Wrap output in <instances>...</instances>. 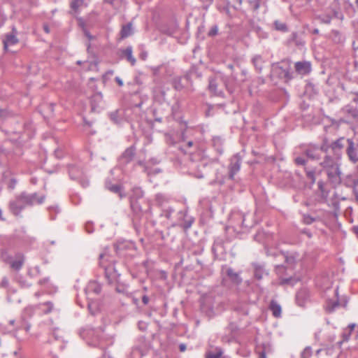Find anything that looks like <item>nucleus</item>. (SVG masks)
Here are the masks:
<instances>
[{
  "mask_svg": "<svg viewBox=\"0 0 358 358\" xmlns=\"http://www.w3.org/2000/svg\"><path fill=\"white\" fill-rule=\"evenodd\" d=\"M329 148L333 154V159L328 157V162L331 164L334 176V187L339 185L342 182L341 159L344 152L346 153L348 160L352 164L358 162V144L352 138L341 136L332 140Z\"/></svg>",
  "mask_w": 358,
  "mask_h": 358,
  "instance_id": "nucleus-1",
  "label": "nucleus"
},
{
  "mask_svg": "<svg viewBox=\"0 0 358 358\" xmlns=\"http://www.w3.org/2000/svg\"><path fill=\"white\" fill-rule=\"evenodd\" d=\"M332 140L330 141L327 137L324 136L320 145L310 143L306 145L303 149V155L306 156L311 160L318 161L320 160V166L322 168L327 178V181L334 187V173L330 164L327 159L330 157L333 159V154L329 148L331 145Z\"/></svg>",
  "mask_w": 358,
  "mask_h": 358,
  "instance_id": "nucleus-2",
  "label": "nucleus"
},
{
  "mask_svg": "<svg viewBox=\"0 0 358 358\" xmlns=\"http://www.w3.org/2000/svg\"><path fill=\"white\" fill-rule=\"evenodd\" d=\"M99 264L103 268L105 276L108 282H116L115 291L127 296H131V293L129 290V285L119 282L120 273L115 266V261L111 259L108 255L106 253L99 255Z\"/></svg>",
  "mask_w": 358,
  "mask_h": 358,
  "instance_id": "nucleus-3",
  "label": "nucleus"
},
{
  "mask_svg": "<svg viewBox=\"0 0 358 358\" xmlns=\"http://www.w3.org/2000/svg\"><path fill=\"white\" fill-rule=\"evenodd\" d=\"M45 199V196L43 194L39 196L36 192L28 194L22 192L10 201L9 209L13 215L18 216L26 207L32 206L34 204H42Z\"/></svg>",
  "mask_w": 358,
  "mask_h": 358,
  "instance_id": "nucleus-4",
  "label": "nucleus"
},
{
  "mask_svg": "<svg viewBox=\"0 0 358 358\" xmlns=\"http://www.w3.org/2000/svg\"><path fill=\"white\" fill-rule=\"evenodd\" d=\"M130 207L134 214L133 224L136 230H138V222L145 213H151V206L141 195L138 198L134 196L130 198Z\"/></svg>",
  "mask_w": 358,
  "mask_h": 358,
  "instance_id": "nucleus-5",
  "label": "nucleus"
},
{
  "mask_svg": "<svg viewBox=\"0 0 358 358\" xmlns=\"http://www.w3.org/2000/svg\"><path fill=\"white\" fill-rule=\"evenodd\" d=\"M271 76L276 77L285 83L294 78L292 71L291 60L286 59L272 64Z\"/></svg>",
  "mask_w": 358,
  "mask_h": 358,
  "instance_id": "nucleus-6",
  "label": "nucleus"
},
{
  "mask_svg": "<svg viewBox=\"0 0 358 358\" xmlns=\"http://www.w3.org/2000/svg\"><path fill=\"white\" fill-rule=\"evenodd\" d=\"M247 71L241 70L240 75L231 73L229 76H223L222 80L225 85L227 90L230 93H233L236 87L241 83L245 82Z\"/></svg>",
  "mask_w": 358,
  "mask_h": 358,
  "instance_id": "nucleus-7",
  "label": "nucleus"
},
{
  "mask_svg": "<svg viewBox=\"0 0 358 358\" xmlns=\"http://www.w3.org/2000/svg\"><path fill=\"white\" fill-rule=\"evenodd\" d=\"M196 72L194 70H189L183 76H176L173 78L171 84L177 91L189 90L192 85V77Z\"/></svg>",
  "mask_w": 358,
  "mask_h": 358,
  "instance_id": "nucleus-8",
  "label": "nucleus"
},
{
  "mask_svg": "<svg viewBox=\"0 0 358 358\" xmlns=\"http://www.w3.org/2000/svg\"><path fill=\"white\" fill-rule=\"evenodd\" d=\"M68 171L72 180H78L83 187L88 186L89 182L87 179L83 178L84 173L80 166L74 164L69 165Z\"/></svg>",
  "mask_w": 358,
  "mask_h": 358,
  "instance_id": "nucleus-9",
  "label": "nucleus"
},
{
  "mask_svg": "<svg viewBox=\"0 0 358 358\" xmlns=\"http://www.w3.org/2000/svg\"><path fill=\"white\" fill-rule=\"evenodd\" d=\"M241 164L242 158L238 153L231 157L228 166L229 179L234 180L235 175L240 171Z\"/></svg>",
  "mask_w": 358,
  "mask_h": 358,
  "instance_id": "nucleus-10",
  "label": "nucleus"
},
{
  "mask_svg": "<svg viewBox=\"0 0 358 358\" xmlns=\"http://www.w3.org/2000/svg\"><path fill=\"white\" fill-rule=\"evenodd\" d=\"M53 307L54 305L52 302L47 301L43 303H39L35 306H29L24 309V313L30 317L36 310H41L43 314H48L52 310Z\"/></svg>",
  "mask_w": 358,
  "mask_h": 358,
  "instance_id": "nucleus-11",
  "label": "nucleus"
},
{
  "mask_svg": "<svg viewBox=\"0 0 358 358\" xmlns=\"http://www.w3.org/2000/svg\"><path fill=\"white\" fill-rule=\"evenodd\" d=\"M136 151V149L134 145L127 148L119 157L120 164L123 165L129 164L134 159Z\"/></svg>",
  "mask_w": 358,
  "mask_h": 358,
  "instance_id": "nucleus-12",
  "label": "nucleus"
},
{
  "mask_svg": "<svg viewBox=\"0 0 358 358\" xmlns=\"http://www.w3.org/2000/svg\"><path fill=\"white\" fill-rule=\"evenodd\" d=\"M178 220L180 222L179 224L185 230L189 229L194 221L192 217L187 215V210H180L178 213Z\"/></svg>",
  "mask_w": 358,
  "mask_h": 358,
  "instance_id": "nucleus-13",
  "label": "nucleus"
},
{
  "mask_svg": "<svg viewBox=\"0 0 358 358\" xmlns=\"http://www.w3.org/2000/svg\"><path fill=\"white\" fill-rule=\"evenodd\" d=\"M17 31L15 27H12V31L10 33H8L5 35V38L3 40V47L5 49L9 45H13L17 44L19 42L18 38H17Z\"/></svg>",
  "mask_w": 358,
  "mask_h": 358,
  "instance_id": "nucleus-14",
  "label": "nucleus"
},
{
  "mask_svg": "<svg viewBox=\"0 0 358 358\" xmlns=\"http://www.w3.org/2000/svg\"><path fill=\"white\" fill-rule=\"evenodd\" d=\"M295 72L299 75L309 74L311 71V63L308 61L297 62L294 64Z\"/></svg>",
  "mask_w": 358,
  "mask_h": 358,
  "instance_id": "nucleus-15",
  "label": "nucleus"
},
{
  "mask_svg": "<svg viewBox=\"0 0 358 358\" xmlns=\"http://www.w3.org/2000/svg\"><path fill=\"white\" fill-rule=\"evenodd\" d=\"M310 299V292L306 288L299 289L296 294V303L304 307Z\"/></svg>",
  "mask_w": 358,
  "mask_h": 358,
  "instance_id": "nucleus-16",
  "label": "nucleus"
},
{
  "mask_svg": "<svg viewBox=\"0 0 358 358\" xmlns=\"http://www.w3.org/2000/svg\"><path fill=\"white\" fill-rule=\"evenodd\" d=\"M212 252L215 258L225 253L223 241L220 238H216L212 246Z\"/></svg>",
  "mask_w": 358,
  "mask_h": 358,
  "instance_id": "nucleus-17",
  "label": "nucleus"
},
{
  "mask_svg": "<svg viewBox=\"0 0 358 358\" xmlns=\"http://www.w3.org/2000/svg\"><path fill=\"white\" fill-rule=\"evenodd\" d=\"M106 187L111 192L117 194L120 199L125 197L126 194L123 190L122 185L118 184H112L110 181L106 182Z\"/></svg>",
  "mask_w": 358,
  "mask_h": 358,
  "instance_id": "nucleus-18",
  "label": "nucleus"
},
{
  "mask_svg": "<svg viewBox=\"0 0 358 358\" xmlns=\"http://www.w3.org/2000/svg\"><path fill=\"white\" fill-rule=\"evenodd\" d=\"M254 268V277L258 280H262L264 276L268 275V272L266 271L263 265L257 263L252 264Z\"/></svg>",
  "mask_w": 358,
  "mask_h": 358,
  "instance_id": "nucleus-19",
  "label": "nucleus"
},
{
  "mask_svg": "<svg viewBox=\"0 0 358 358\" xmlns=\"http://www.w3.org/2000/svg\"><path fill=\"white\" fill-rule=\"evenodd\" d=\"M341 111L348 117H350L353 120L358 119V110L357 106H354L352 104H348L341 109Z\"/></svg>",
  "mask_w": 358,
  "mask_h": 358,
  "instance_id": "nucleus-20",
  "label": "nucleus"
},
{
  "mask_svg": "<svg viewBox=\"0 0 358 358\" xmlns=\"http://www.w3.org/2000/svg\"><path fill=\"white\" fill-rule=\"evenodd\" d=\"M217 81L215 77H210L208 79V90L216 96H223V92L217 89Z\"/></svg>",
  "mask_w": 358,
  "mask_h": 358,
  "instance_id": "nucleus-21",
  "label": "nucleus"
},
{
  "mask_svg": "<svg viewBox=\"0 0 358 358\" xmlns=\"http://www.w3.org/2000/svg\"><path fill=\"white\" fill-rule=\"evenodd\" d=\"M251 62L256 71L261 73L266 62L263 57L260 55H255L252 57Z\"/></svg>",
  "mask_w": 358,
  "mask_h": 358,
  "instance_id": "nucleus-22",
  "label": "nucleus"
},
{
  "mask_svg": "<svg viewBox=\"0 0 358 358\" xmlns=\"http://www.w3.org/2000/svg\"><path fill=\"white\" fill-rule=\"evenodd\" d=\"M133 48L131 46H127L125 49L121 50L120 57L122 58H125L127 62H129L132 66H134L136 64V59L133 56Z\"/></svg>",
  "mask_w": 358,
  "mask_h": 358,
  "instance_id": "nucleus-23",
  "label": "nucleus"
},
{
  "mask_svg": "<svg viewBox=\"0 0 358 358\" xmlns=\"http://www.w3.org/2000/svg\"><path fill=\"white\" fill-rule=\"evenodd\" d=\"M340 306L339 300L338 298L336 299H327L324 304V310L327 313H332Z\"/></svg>",
  "mask_w": 358,
  "mask_h": 358,
  "instance_id": "nucleus-24",
  "label": "nucleus"
},
{
  "mask_svg": "<svg viewBox=\"0 0 358 358\" xmlns=\"http://www.w3.org/2000/svg\"><path fill=\"white\" fill-rule=\"evenodd\" d=\"M15 260H13L10 264V266L12 269L15 271H20L24 262V257L21 253H17L15 255Z\"/></svg>",
  "mask_w": 358,
  "mask_h": 358,
  "instance_id": "nucleus-25",
  "label": "nucleus"
},
{
  "mask_svg": "<svg viewBox=\"0 0 358 358\" xmlns=\"http://www.w3.org/2000/svg\"><path fill=\"white\" fill-rule=\"evenodd\" d=\"M101 291V285L96 281H90L85 288V292L87 294L90 293H94L95 294H99Z\"/></svg>",
  "mask_w": 358,
  "mask_h": 358,
  "instance_id": "nucleus-26",
  "label": "nucleus"
},
{
  "mask_svg": "<svg viewBox=\"0 0 358 358\" xmlns=\"http://www.w3.org/2000/svg\"><path fill=\"white\" fill-rule=\"evenodd\" d=\"M225 273L227 277L233 283L236 285H239L241 283L242 279L240 277L239 274L235 272L231 268L227 267Z\"/></svg>",
  "mask_w": 358,
  "mask_h": 358,
  "instance_id": "nucleus-27",
  "label": "nucleus"
},
{
  "mask_svg": "<svg viewBox=\"0 0 358 358\" xmlns=\"http://www.w3.org/2000/svg\"><path fill=\"white\" fill-rule=\"evenodd\" d=\"M134 34L132 22H129L122 26L120 36L121 39H124Z\"/></svg>",
  "mask_w": 358,
  "mask_h": 358,
  "instance_id": "nucleus-28",
  "label": "nucleus"
},
{
  "mask_svg": "<svg viewBox=\"0 0 358 358\" xmlns=\"http://www.w3.org/2000/svg\"><path fill=\"white\" fill-rule=\"evenodd\" d=\"M268 308L274 317L279 318L281 317V306L276 301L271 300Z\"/></svg>",
  "mask_w": 358,
  "mask_h": 358,
  "instance_id": "nucleus-29",
  "label": "nucleus"
},
{
  "mask_svg": "<svg viewBox=\"0 0 358 358\" xmlns=\"http://www.w3.org/2000/svg\"><path fill=\"white\" fill-rule=\"evenodd\" d=\"M155 201L157 206L162 208L168 206L169 198L164 194L159 193L155 196Z\"/></svg>",
  "mask_w": 358,
  "mask_h": 358,
  "instance_id": "nucleus-30",
  "label": "nucleus"
},
{
  "mask_svg": "<svg viewBox=\"0 0 358 358\" xmlns=\"http://www.w3.org/2000/svg\"><path fill=\"white\" fill-rule=\"evenodd\" d=\"M234 310L241 315H247L249 313V308L247 303H238L234 306Z\"/></svg>",
  "mask_w": 358,
  "mask_h": 358,
  "instance_id": "nucleus-31",
  "label": "nucleus"
},
{
  "mask_svg": "<svg viewBox=\"0 0 358 358\" xmlns=\"http://www.w3.org/2000/svg\"><path fill=\"white\" fill-rule=\"evenodd\" d=\"M249 4L254 12H257L261 6L266 8V0H250Z\"/></svg>",
  "mask_w": 358,
  "mask_h": 358,
  "instance_id": "nucleus-32",
  "label": "nucleus"
},
{
  "mask_svg": "<svg viewBox=\"0 0 358 358\" xmlns=\"http://www.w3.org/2000/svg\"><path fill=\"white\" fill-rule=\"evenodd\" d=\"M306 176L307 178L310 180L311 184L315 183L316 180V171L315 169L313 168H309L307 166H305L304 168Z\"/></svg>",
  "mask_w": 358,
  "mask_h": 358,
  "instance_id": "nucleus-33",
  "label": "nucleus"
},
{
  "mask_svg": "<svg viewBox=\"0 0 358 358\" xmlns=\"http://www.w3.org/2000/svg\"><path fill=\"white\" fill-rule=\"evenodd\" d=\"M223 351L220 348H216L214 351H208L205 354L206 358H222Z\"/></svg>",
  "mask_w": 358,
  "mask_h": 358,
  "instance_id": "nucleus-34",
  "label": "nucleus"
},
{
  "mask_svg": "<svg viewBox=\"0 0 358 358\" xmlns=\"http://www.w3.org/2000/svg\"><path fill=\"white\" fill-rule=\"evenodd\" d=\"M175 211V209L170 206H164L162 208L161 216L166 217L167 220L172 219V213Z\"/></svg>",
  "mask_w": 358,
  "mask_h": 358,
  "instance_id": "nucleus-35",
  "label": "nucleus"
},
{
  "mask_svg": "<svg viewBox=\"0 0 358 358\" xmlns=\"http://www.w3.org/2000/svg\"><path fill=\"white\" fill-rule=\"evenodd\" d=\"M15 328L17 330L24 329L26 332H28L30 329V324H29L27 322L23 317H22L17 320Z\"/></svg>",
  "mask_w": 358,
  "mask_h": 358,
  "instance_id": "nucleus-36",
  "label": "nucleus"
},
{
  "mask_svg": "<svg viewBox=\"0 0 358 358\" xmlns=\"http://www.w3.org/2000/svg\"><path fill=\"white\" fill-rule=\"evenodd\" d=\"M273 25L277 31H280L282 32H287L288 31L287 24L279 20L274 21Z\"/></svg>",
  "mask_w": 358,
  "mask_h": 358,
  "instance_id": "nucleus-37",
  "label": "nucleus"
},
{
  "mask_svg": "<svg viewBox=\"0 0 358 358\" xmlns=\"http://www.w3.org/2000/svg\"><path fill=\"white\" fill-rule=\"evenodd\" d=\"M87 308L91 315H94L99 310L97 304L94 301H89L87 303Z\"/></svg>",
  "mask_w": 358,
  "mask_h": 358,
  "instance_id": "nucleus-38",
  "label": "nucleus"
},
{
  "mask_svg": "<svg viewBox=\"0 0 358 358\" xmlns=\"http://www.w3.org/2000/svg\"><path fill=\"white\" fill-rule=\"evenodd\" d=\"M1 257L3 262L6 264H10L13 261V257L10 255L6 251L1 252Z\"/></svg>",
  "mask_w": 358,
  "mask_h": 358,
  "instance_id": "nucleus-39",
  "label": "nucleus"
},
{
  "mask_svg": "<svg viewBox=\"0 0 358 358\" xmlns=\"http://www.w3.org/2000/svg\"><path fill=\"white\" fill-rule=\"evenodd\" d=\"M289 42L294 43L297 46L303 45L304 44L302 41H301V40L298 39V34L296 32H293L292 34Z\"/></svg>",
  "mask_w": 358,
  "mask_h": 358,
  "instance_id": "nucleus-40",
  "label": "nucleus"
},
{
  "mask_svg": "<svg viewBox=\"0 0 358 358\" xmlns=\"http://www.w3.org/2000/svg\"><path fill=\"white\" fill-rule=\"evenodd\" d=\"M83 3V0H72L71 2V8L75 12H77L79 7Z\"/></svg>",
  "mask_w": 358,
  "mask_h": 358,
  "instance_id": "nucleus-41",
  "label": "nucleus"
},
{
  "mask_svg": "<svg viewBox=\"0 0 358 358\" xmlns=\"http://www.w3.org/2000/svg\"><path fill=\"white\" fill-rule=\"evenodd\" d=\"M315 221V218L308 214L303 215V222L306 224H311Z\"/></svg>",
  "mask_w": 358,
  "mask_h": 358,
  "instance_id": "nucleus-42",
  "label": "nucleus"
},
{
  "mask_svg": "<svg viewBox=\"0 0 358 358\" xmlns=\"http://www.w3.org/2000/svg\"><path fill=\"white\" fill-rule=\"evenodd\" d=\"M312 355V349L310 347H306L301 353V358H310Z\"/></svg>",
  "mask_w": 358,
  "mask_h": 358,
  "instance_id": "nucleus-43",
  "label": "nucleus"
},
{
  "mask_svg": "<svg viewBox=\"0 0 358 358\" xmlns=\"http://www.w3.org/2000/svg\"><path fill=\"white\" fill-rule=\"evenodd\" d=\"M256 353L258 354L259 358H266V348L265 346L257 347L256 349Z\"/></svg>",
  "mask_w": 358,
  "mask_h": 358,
  "instance_id": "nucleus-44",
  "label": "nucleus"
},
{
  "mask_svg": "<svg viewBox=\"0 0 358 358\" xmlns=\"http://www.w3.org/2000/svg\"><path fill=\"white\" fill-rule=\"evenodd\" d=\"M161 171L159 169H152L149 168L148 166H145V173H146L148 176L156 175Z\"/></svg>",
  "mask_w": 358,
  "mask_h": 358,
  "instance_id": "nucleus-45",
  "label": "nucleus"
},
{
  "mask_svg": "<svg viewBox=\"0 0 358 358\" xmlns=\"http://www.w3.org/2000/svg\"><path fill=\"white\" fill-rule=\"evenodd\" d=\"M294 162L296 165L306 166L307 159L304 157L300 156L294 159Z\"/></svg>",
  "mask_w": 358,
  "mask_h": 358,
  "instance_id": "nucleus-46",
  "label": "nucleus"
},
{
  "mask_svg": "<svg viewBox=\"0 0 358 358\" xmlns=\"http://www.w3.org/2000/svg\"><path fill=\"white\" fill-rule=\"evenodd\" d=\"M351 334L352 333L348 331V330L346 329H345L342 334L343 341H340L339 344H341L344 341H348L351 336Z\"/></svg>",
  "mask_w": 358,
  "mask_h": 358,
  "instance_id": "nucleus-47",
  "label": "nucleus"
},
{
  "mask_svg": "<svg viewBox=\"0 0 358 358\" xmlns=\"http://www.w3.org/2000/svg\"><path fill=\"white\" fill-rule=\"evenodd\" d=\"M353 194L355 196L356 201L358 202V180H353Z\"/></svg>",
  "mask_w": 358,
  "mask_h": 358,
  "instance_id": "nucleus-48",
  "label": "nucleus"
},
{
  "mask_svg": "<svg viewBox=\"0 0 358 358\" xmlns=\"http://www.w3.org/2000/svg\"><path fill=\"white\" fill-rule=\"evenodd\" d=\"M218 33V27L217 25H213L208 33V36H215Z\"/></svg>",
  "mask_w": 358,
  "mask_h": 358,
  "instance_id": "nucleus-49",
  "label": "nucleus"
},
{
  "mask_svg": "<svg viewBox=\"0 0 358 358\" xmlns=\"http://www.w3.org/2000/svg\"><path fill=\"white\" fill-rule=\"evenodd\" d=\"M9 285V280L6 276L3 277L0 282V288H8Z\"/></svg>",
  "mask_w": 358,
  "mask_h": 358,
  "instance_id": "nucleus-50",
  "label": "nucleus"
},
{
  "mask_svg": "<svg viewBox=\"0 0 358 358\" xmlns=\"http://www.w3.org/2000/svg\"><path fill=\"white\" fill-rule=\"evenodd\" d=\"M165 140H166V142L169 145H173L175 143V141H174L173 136L170 134H168V133L165 134Z\"/></svg>",
  "mask_w": 358,
  "mask_h": 358,
  "instance_id": "nucleus-51",
  "label": "nucleus"
},
{
  "mask_svg": "<svg viewBox=\"0 0 358 358\" xmlns=\"http://www.w3.org/2000/svg\"><path fill=\"white\" fill-rule=\"evenodd\" d=\"M293 278H282L280 280V285H287V284H292Z\"/></svg>",
  "mask_w": 358,
  "mask_h": 358,
  "instance_id": "nucleus-52",
  "label": "nucleus"
},
{
  "mask_svg": "<svg viewBox=\"0 0 358 358\" xmlns=\"http://www.w3.org/2000/svg\"><path fill=\"white\" fill-rule=\"evenodd\" d=\"M150 299L148 296L143 294L141 296V301L144 306H147L149 304Z\"/></svg>",
  "mask_w": 358,
  "mask_h": 358,
  "instance_id": "nucleus-53",
  "label": "nucleus"
},
{
  "mask_svg": "<svg viewBox=\"0 0 358 358\" xmlns=\"http://www.w3.org/2000/svg\"><path fill=\"white\" fill-rule=\"evenodd\" d=\"M138 327L139 328L140 330L141 331H145L147 327H148V324L146 322H143V321H140L138 322Z\"/></svg>",
  "mask_w": 358,
  "mask_h": 358,
  "instance_id": "nucleus-54",
  "label": "nucleus"
},
{
  "mask_svg": "<svg viewBox=\"0 0 358 358\" xmlns=\"http://www.w3.org/2000/svg\"><path fill=\"white\" fill-rule=\"evenodd\" d=\"M353 180H358V179H353L350 176H348L346 180L345 181V184L347 186H352L353 187L352 182Z\"/></svg>",
  "mask_w": 358,
  "mask_h": 358,
  "instance_id": "nucleus-55",
  "label": "nucleus"
},
{
  "mask_svg": "<svg viewBox=\"0 0 358 358\" xmlns=\"http://www.w3.org/2000/svg\"><path fill=\"white\" fill-rule=\"evenodd\" d=\"M350 94L352 95V101L355 103L356 104H358V92H350Z\"/></svg>",
  "mask_w": 358,
  "mask_h": 358,
  "instance_id": "nucleus-56",
  "label": "nucleus"
},
{
  "mask_svg": "<svg viewBox=\"0 0 358 358\" xmlns=\"http://www.w3.org/2000/svg\"><path fill=\"white\" fill-rule=\"evenodd\" d=\"M321 21L324 24H330L331 21V17L329 15H327L322 18Z\"/></svg>",
  "mask_w": 358,
  "mask_h": 358,
  "instance_id": "nucleus-57",
  "label": "nucleus"
},
{
  "mask_svg": "<svg viewBox=\"0 0 358 358\" xmlns=\"http://www.w3.org/2000/svg\"><path fill=\"white\" fill-rule=\"evenodd\" d=\"M85 229H86V231H87V233H89V234L92 233L94 231L92 224H90V223L86 224Z\"/></svg>",
  "mask_w": 358,
  "mask_h": 358,
  "instance_id": "nucleus-58",
  "label": "nucleus"
},
{
  "mask_svg": "<svg viewBox=\"0 0 358 358\" xmlns=\"http://www.w3.org/2000/svg\"><path fill=\"white\" fill-rule=\"evenodd\" d=\"M194 176L197 178H203L204 177V174L202 172L201 170H198L197 172H195L194 173Z\"/></svg>",
  "mask_w": 358,
  "mask_h": 358,
  "instance_id": "nucleus-59",
  "label": "nucleus"
},
{
  "mask_svg": "<svg viewBox=\"0 0 358 358\" xmlns=\"http://www.w3.org/2000/svg\"><path fill=\"white\" fill-rule=\"evenodd\" d=\"M301 233L303 234H306L308 238H311L312 237V233L308 229H304L301 230Z\"/></svg>",
  "mask_w": 358,
  "mask_h": 358,
  "instance_id": "nucleus-60",
  "label": "nucleus"
},
{
  "mask_svg": "<svg viewBox=\"0 0 358 358\" xmlns=\"http://www.w3.org/2000/svg\"><path fill=\"white\" fill-rule=\"evenodd\" d=\"M110 119L114 122H117V112H113L110 114Z\"/></svg>",
  "mask_w": 358,
  "mask_h": 358,
  "instance_id": "nucleus-61",
  "label": "nucleus"
},
{
  "mask_svg": "<svg viewBox=\"0 0 358 358\" xmlns=\"http://www.w3.org/2000/svg\"><path fill=\"white\" fill-rule=\"evenodd\" d=\"M356 324H350L347 328H345L348 331L352 333V331L354 330Z\"/></svg>",
  "mask_w": 358,
  "mask_h": 358,
  "instance_id": "nucleus-62",
  "label": "nucleus"
},
{
  "mask_svg": "<svg viewBox=\"0 0 358 358\" xmlns=\"http://www.w3.org/2000/svg\"><path fill=\"white\" fill-rule=\"evenodd\" d=\"M227 66L228 69H229L232 71L231 73L237 74V73L236 72V69H235L234 65H233L231 64H227Z\"/></svg>",
  "mask_w": 358,
  "mask_h": 358,
  "instance_id": "nucleus-63",
  "label": "nucleus"
},
{
  "mask_svg": "<svg viewBox=\"0 0 358 358\" xmlns=\"http://www.w3.org/2000/svg\"><path fill=\"white\" fill-rule=\"evenodd\" d=\"M115 80L119 86L122 87L123 85V81L120 77H115Z\"/></svg>",
  "mask_w": 358,
  "mask_h": 358,
  "instance_id": "nucleus-64",
  "label": "nucleus"
}]
</instances>
